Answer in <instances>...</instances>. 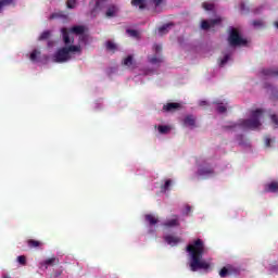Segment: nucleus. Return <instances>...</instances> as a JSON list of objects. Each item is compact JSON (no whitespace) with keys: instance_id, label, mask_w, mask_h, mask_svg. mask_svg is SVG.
Masks as SVG:
<instances>
[{"instance_id":"f257e3e1","label":"nucleus","mask_w":278,"mask_h":278,"mask_svg":"<svg viewBox=\"0 0 278 278\" xmlns=\"http://www.w3.org/2000/svg\"><path fill=\"white\" fill-rule=\"evenodd\" d=\"M187 253L190 254V270H210V263L203 261L205 253V243L201 239H197L193 243L187 245Z\"/></svg>"},{"instance_id":"f03ea898","label":"nucleus","mask_w":278,"mask_h":278,"mask_svg":"<svg viewBox=\"0 0 278 278\" xmlns=\"http://www.w3.org/2000/svg\"><path fill=\"white\" fill-rule=\"evenodd\" d=\"M264 116V110L256 109L251 112V118L249 119H240L239 123L225 126V129H236L237 127H241V129H260L262 127V122L260 121Z\"/></svg>"},{"instance_id":"7ed1b4c3","label":"nucleus","mask_w":278,"mask_h":278,"mask_svg":"<svg viewBox=\"0 0 278 278\" xmlns=\"http://www.w3.org/2000/svg\"><path fill=\"white\" fill-rule=\"evenodd\" d=\"M81 51V47L79 46H68L60 48L52 56L53 62L58 64H64V62H68L71 60V53H79Z\"/></svg>"},{"instance_id":"20e7f679","label":"nucleus","mask_w":278,"mask_h":278,"mask_svg":"<svg viewBox=\"0 0 278 278\" xmlns=\"http://www.w3.org/2000/svg\"><path fill=\"white\" fill-rule=\"evenodd\" d=\"M61 33L63 36L64 45L68 47V45H73L75 42V38L72 37L71 39V34H74L75 36H81L83 34L86 33V27L81 25H76V26H73L72 28L63 27L61 29Z\"/></svg>"},{"instance_id":"39448f33","label":"nucleus","mask_w":278,"mask_h":278,"mask_svg":"<svg viewBox=\"0 0 278 278\" xmlns=\"http://www.w3.org/2000/svg\"><path fill=\"white\" fill-rule=\"evenodd\" d=\"M228 42L230 47H242L247 45V39L240 36L238 29L231 28L228 37Z\"/></svg>"},{"instance_id":"423d86ee","label":"nucleus","mask_w":278,"mask_h":278,"mask_svg":"<svg viewBox=\"0 0 278 278\" xmlns=\"http://www.w3.org/2000/svg\"><path fill=\"white\" fill-rule=\"evenodd\" d=\"M181 222H179V215H172L169 219L163 223V227L167 229H173V227H180Z\"/></svg>"},{"instance_id":"0eeeda50","label":"nucleus","mask_w":278,"mask_h":278,"mask_svg":"<svg viewBox=\"0 0 278 278\" xmlns=\"http://www.w3.org/2000/svg\"><path fill=\"white\" fill-rule=\"evenodd\" d=\"M223 20L220 17H217L215 20H203L201 23V28L204 30L212 29V27H216V25H220Z\"/></svg>"},{"instance_id":"6e6552de","label":"nucleus","mask_w":278,"mask_h":278,"mask_svg":"<svg viewBox=\"0 0 278 278\" xmlns=\"http://www.w3.org/2000/svg\"><path fill=\"white\" fill-rule=\"evenodd\" d=\"M118 14V7L116 4H109L105 11L106 18H114Z\"/></svg>"},{"instance_id":"1a4fd4ad","label":"nucleus","mask_w":278,"mask_h":278,"mask_svg":"<svg viewBox=\"0 0 278 278\" xmlns=\"http://www.w3.org/2000/svg\"><path fill=\"white\" fill-rule=\"evenodd\" d=\"M181 109V104L177 102H169L163 105L164 112H175L176 110Z\"/></svg>"},{"instance_id":"9d476101","label":"nucleus","mask_w":278,"mask_h":278,"mask_svg":"<svg viewBox=\"0 0 278 278\" xmlns=\"http://www.w3.org/2000/svg\"><path fill=\"white\" fill-rule=\"evenodd\" d=\"M164 240L167 244H170L172 247H175V244H179V242H181V239L179 237H175L173 235L165 236Z\"/></svg>"},{"instance_id":"9b49d317","label":"nucleus","mask_w":278,"mask_h":278,"mask_svg":"<svg viewBox=\"0 0 278 278\" xmlns=\"http://www.w3.org/2000/svg\"><path fill=\"white\" fill-rule=\"evenodd\" d=\"M55 264H60V258L50 257L40 263V266H45V268H49V266H55Z\"/></svg>"},{"instance_id":"f8f14e48","label":"nucleus","mask_w":278,"mask_h":278,"mask_svg":"<svg viewBox=\"0 0 278 278\" xmlns=\"http://www.w3.org/2000/svg\"><path fill=\"white\" fill-rule=\"evenodd\" d=\"M233 273V267H231V265H227L226 267H223L219 270V277L225 278V277H229V275H231Z\"/></svg>"},{"instance_id":"ddd939ff","label":"nucleus","mask_w":278,"mask_h":278,"mask_svg":"<svg viewBox=\"0 0 278 278\" xmlns=\"http://www.w3.org/2000/svg\"><path fill=\"white\" fill-rule=\"evenodd\" d=\"M130 3L134 8H139V10H147V0H131Z\"/></svg>"},{"instance_id":"4468645a","label":"nucleus","mask_w":278,"mask_h":278,"mask_svg":"<svg viewBox=\"0 0 278 278\" xmlns=\"http://www.w3.org/2000/svg\"><path fill=\"white\" fill-rule=\"evenodd\" d=\"M198 175H200L201 177H207V175H214V168H212V167H201L198 170Z\"/></svg>"},{"instance_id":"2eb2a0df","label":"nucleus","mask_w":278,"mask_h":278,"mask_svg":"<svg viewBox=\"0 0 278 278\" xmlns=\"http://www.w3.org/2000/svg\"><path fill=\"white\" fill-rule=\"evenodd\" d=\"M184 124L187 127H194V125H197V119L194 118V116L188 115V116L185 117Z\"/></svg>"},{"instance_id":"dca6fc26","label":"nucleus","mask_w":278,"mask_h":278,"mask_svg":"<svg viewBox=\"0 0 278 278\" xmlns=\"http://www.w3.org/2000/svg\"><path fill=\"white\" fill-rule=\"evenodd\" d=\"M144 218H146V222L149 223V225H152V226L157 225V223H159L157 217H155V215H153V214H147L144 216Z\"/></svg>"},{"instance_id":"f3484780","label":"nucleus","mask_w":278,"mask_h":278,"mask_svg":"<svg viewBox=\"0 0 278 278\" xmlns=\"http://www.w3.org/2000/svg\"><path fill=\"white\" fill-rule=\"evenodd\" d=\"M27 244H28L29 249H38V248L42 247L41 241L34 240V239H29L27 241Z\"/></svg>"},{"instance_id":"a211bd4d","label":"nucleus","mask_w":278,"mask_h":278,"mask_svg":"<svg viewBox=\"0 0 278 278\" xmlns=\"http://www.w3.org/2000/svg\"><path fill=\"white\" fill-rule=\"evenodd\" d=\"M262 75L265 77H278V71H273L270 68L263 70Z\"/></svg>"},{"instance_id":"6ab92c4d","label":"nucleus","mask_w":278,"mask_h":278,"mask_svg":"<svg viewBox=\"0 0 278 278\" xmlns=\"http://www.w3.org/2000/svg\"><path fill=\"white\" fill-rule=\"evenodd\" d=\"M278 190V182L277 181H273L269 185H267V188L265 189V191L267 192H277Z\"/></svg>"},{"instance_id":"aec40b11","label":"nucleus","mask_w":278,"mask_h":278,"mask_svg":"<svg viewBox=\"0 0 278 278\" xmlns=\"http://www.w3.org/2000/svg\"><path fill=\"white\" fill-rule=\"evenodd\" d=\"M123 65L127 66L128 68H131V66H134V56L128 55L126 59H124Z\"/></svg>"},{"instance_id":"412c9836","label":"nucleus","mask_w":278,"mask_h":278,"mask_svg":"<svg viewBox=\"0 0 278 278\" xmlns=\"http://www.w3.org/2000/svg\"><path fill=\"white\" fill-rule=\"evenodd\" d=\"M13 2L14 0H0V14L7 5H12Z\"/></svg>"},{"instance_id":"4be33fe9","label":"nucleus","mask_w":278,"mask_h":278,"mask_svg":"<svg viewBox=\"0 0 278 278\" xmlns=\"http://www.w3.org/2000/svg\"><path fill=\"white\" fill-rule=\"evenodd\" d=\"M170 186H173V180L170 179L165 180V184L161 186L162 192H166V190H169Z\"/></svg>"},{"instance_id":"5701e85b","label":"nucleus","mask_w":278,"mask_h":278,"mask_svg":"<svg viewBox=\"0 0 278 278\" xmlns=\"http://www.w3.org/2000/svg\"><path fill=\"white\" fill-rule=\"evenodd\" d=\"M168 27H170V24H165L159 28V34L161 36H164V34H168Z\"/></svg>"},{"instance_id":"b1692460","label":"nucleus","mask_w":278,"mask_h":278,"mask_svg":"<svg viewBox=\"0 0 278 278\" xmlns=\"http://www.w3.org/2000/svg\"><path fill=\"white\" fill-rule=\"evenodd\" d=\"M108 0H97L96 4H94V10H102L103 9V4L106 3Z\"/></svg>"},{"instance_id":"393cba45","label":"nucleus","mask_w":278,"mask_h":278,"mask_svg":"<svg viewBox=\"0 0 278 278\" xmlns=\"http://www.w3.org/2000/svg\"><path fill=\"white\" fill-rule=\"evenodd\" d=\"M51 38V31L46 30L39 36V40H49Z\"/></svg>"},{"instance_id":"a878e982","label":"nucleus","mask_w":278,"mask_h":278,"mask_svg":"<svg viewBox=\"0 0 278 278\" xmlns=\"http://www.w3.org/2000/svg\"><path fill=\"white\" fill-rule=\"evenodd\" d=\"M231 55L225 54L222 60H219V66L223 67L225 64H227L230 60Z\"/></svg>"},{"instance_id":"bb28decb","label":"nucleus","mask_w":278,"mask_h":278,"mask_svg":"<svg viewBox=\"0 0 278 278\" xmlns=\"http://www.w3.org/2000/svg\"><path fill=\"white\" fill-rule=\"evenodd\" d=\"M17 262L21 266H27V257L25 255L17 256Z\"/></svg>"},{"instance_id":"cd10ccee","label":"nucleus","mask_w":278,"mask_h":278,"mask_svg":"<svg viewBox=\"0 0 278 278\" xmlns=\"http://www.w3.org/2000/svg\"><path fill=\"white\" fill-rule=\"evenodd\" d=\"M38 55H40V51L34 50V51L30 53V61H31V62H36V61L38 60Z\"/></svg>"},{"instance_id":"c85d7f7f","label":"nucleus","mask_w":278,"mask_h":278,"mask_svg":"<svg viewBox=\"0 0 278 278\" xmlns=\"http://www.w3.org/2000/svg\"><path fill=\"white\" fill-rule=\"evenodd\" d=\"M202 7L204 10H206V12H212V10H214L213 3L203 2Z\"/></svg>"},{"instance_id":"c756f323","label":"nucleus","mask_w":278,"mask_h":278,"mask_svg":"<svg viewBox=\"0 0 278 278\" xmlns=\"http://www.w3.org/2000/svg\"><path fill=\"white\" fill-rule=\"evenodd\" d=\"M157 129H159V132H160V134H166L167 131H170V127L165 126V125H160V126L157 127Z\"/></svg>"},{"instance_id":"7c9ffc66","label":"nucleus","mask_w":278,"mask_h":278,"mask_svg":"<svg viewBox=\"0 0 278 278\" xmlns=\"http://www.w3.org/2000/svg\"><path fill=\"white\" fill-rule=\"evenodd\" d=\"M66 5L70 10H74V8L77 5V0H67Z\"/></svg>"},{"instance_id":"2f4dec72","label":"nucleus","mask_w":278,"mask_h":278,"mask_svg":"<svg viewBox=\"0 0 278 278\" xmlns=\"http://www.w3.org/2000/svg\"><path fill=\"white\" fill-rule=\"evenodd\" d=\"M217 112L218 114H225V112H227V106L220 104V103H217Z\"/></svg>"},{"instance_id":"473e14b6","label":"nucleus","mask_w":278,"mask_h":278,"mask_svg":"<svg viewBox=\"0 0 278 278\" xmlns=\"http://www.w3.org/2000/svg\"><path fill=\"white\" fill-rule=\"evenodd\" d=\"M106 49L109 51H115L116 50V43L112 42V41H108L106 42Z\"/></svg>"},{"instance_id":"72a5a7b5","label":"nucleus","mask_w":278,"mask_h":278,"mask_svg":"<svg viewBox=\"0 0 278 278\" xmlns=\"http://www.w3.org/2000/svg\"><path fill=\"white\" fill-rule=\"evenodd\" d=\"M127 34H129V36L132 38H138V30L127 29Z\"/></svg>"},{"instance_id":"f704fd0d","label":"nucleus","mask_w":278,"mask_h":278,"mask_svg":"<svg viewBox=\"0 0 278 278\" xmlns=\"http://www.w3.org/2000/svg\"><path fill=\"white\" fill-rule=\"evenodd\" d=\"M271 123L275 125V128L278 127V117L276 114L270 115Z\"/></svg>"},{"instance_id":"c9c22d12","label":"nucleus","mask_w":278,"mask_h":278,"mask_svg":"<svg viewBox=\"0 0 278 278\" xmlns=\"http://www.w3.org/2000/svg\"><path fill=\"white\" fill-rule=\"evenodd\" d=\"M160 62H162V59H159L156 56L150 59L151 64H160Z\"/></svg>"},{"instance_id":"e433bc0d","label":"nucleus","mask_w":278,"mask_h":278,"mask_svg":"<svg viewBox=\"0 0 278 278\" xmlns=\"http://www.w3.org/2000/svg\"><path fill=\"white\" fill-rule=\"evenodd\" d=\"M252 25H253L254 27H262V25H264V22H262V21H260V20L253 21V22H252Z\"/></svg>"},{"instance_id":"4c0bfd02","label":"nucleus","mask_w":278,"mask_h":278,"mask_svg":"<svg viewBox=\"0 0 278 278\" xmlns=\"http://www.w3.org/2000/svg\"><path fill=\"white\" fill-rule=\"evenodd\" d=\"M240 10L241 12H249V8H247V4L244 2H241Z\"/></svg>"},{"instance_id":"58836bf2","label":"nucleus","mask_w":278,"mask_h":278,"mask_svg":"<svg viewBox=\"0 0 278 278\" xmlns=\"http://www.w3.org/2000/svg\"><path fill=\"white\" fill-rule=\"evenodd\" d=\"M164 0H152V3L155 5V8L162 5Z\"/></svg>"},{"instance_id":"ea45409f","label":"nucleus","mask_w":278,"mask_h":278,"mask_svg":"<svg viewBox=\"0 0 278 278\" xmlns=\"http://www.w3.org/2000/svg\"><path fill=\"white\" fill-rule=\"evenodd\" d=\"M154 51H155V53H160L162 51V46L154 45Z\"/></svg>"},{"instance_id":"a19ab883","label":"nucleus","mask_w":278,"mask_h":278,"mask_svg":"<svg viewBox=\"0 0 278 278\" xmlns=\"http://www.w3.org/2000/svg\"><path fill=\"white\" fill-rule=\"evenodd\" d=\"M265 147H270V138L269 137L265 138Z\"/></svg>"},{"instance_id":"79ce46f5","label":"nucleus","mask_w":278,"mask_h":278,"mask_svg":"<svg viewBox=\"0 0 278 278\" xmlns=\"http://www.w3.org/2000/svg\"><path fill=\"white\" fill-rule=\"evenodd\" d=\"M190 212H192V206L187 205L186 206V214H190Z\"/></svg>"},{"instance_id":"37998d69","label":"nucleus","mask_w":278,"mask_h":278,"mask_svg":"<svg viewBox=\"0 0 278 278\" xmlns=\"http://www.w3.org/2000/svg\"><path fill=\"white\" fill-rule=\"evenodd\" d=\"M49 18L50 21H53V18H58V13H52Z\"/></svg>"},{"instance_id":"c03bdc74","label":"nucleus","mask_w":278,"mask_h":278,"mask_svg":"<svg viewBox=\"0 0 278 278\" xmlns=\"http://www.w3.org/2000/svg\"><path fill=\"white\" fill-rule=\"evenodd\" d=\"M200 105L203 108V105H207V101H201Z\"/></svg>"},{"instance_id":"a18cd8bd","label":"nucleus","mask_w":278,"mask_h":278,"mask_svg":"<svg viewBox=\"0 0 278 278\" xmlns=\"http://www.w3.org/2000/svg\"><path fill=\"white\" fill-rule=\"evenodd\" d=\"M274 26H275L276 29H278V22H275Z\"/></svg>"},{"instance_id":"49530a36","label":"nucleus","mask_w":278,"mask_h":278,"mask_svg":"<svg viewBox=\"0 0 278 278\" xmlns=\"http://www.w3.org/2000/svg\"><path fill=\"white\" fill-rule=\"evenodd\" d=\"M3 278H12V277H10L9 275H4Z\"/></svg>"}]
</instances>
